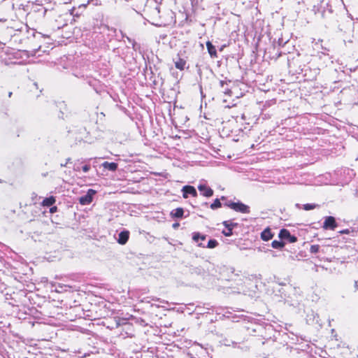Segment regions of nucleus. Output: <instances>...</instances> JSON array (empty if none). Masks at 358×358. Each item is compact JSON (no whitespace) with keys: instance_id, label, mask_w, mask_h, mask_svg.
I'll return each instance as SVG.
<instances>
[{"instance_id":"obj_13","label":"nucleus","mask_w":358,"mask_h":358,"mask_svg":"<svg viewBox=\"0 0 358 358\" xmlns=\"http://www.w3.org/2000/svg\"><path fill=\"white\" fill-rule=\"evenodd\" d=\"M184 210L182 208H178L173 210L171 215L173 217L180 218L183 216Z\"/></svg>"},{"instance_id":"obj_35","label":"nucleus","mask_w":358,"mask_h":358,"mask_svg":"<svg viewBox=\"0 0 358 358\" xmlns=\"http://www.w3.org/2000/svg\"><path fill=\"white\" fill-rule=\"evenodd\" d=\"M24 358H28V357H24Z\"/></svg>"},{"instance_id":"obj_33","label":"nucleus","mask_w":358,"mask_h":358,"mask_svg":"<svg viewBox=\"0 0 358 358\" xmlns=\"http://www.w3.org/2000/svg\"><path fill=\"white\" fill-rule=\"evenodd\" d=\"M11 95H12V92H9V94H8V96H9V97H10V96H11Z\"/></svg>"},{"instance_id":"obj_24","label":"nucleus","mask_w":358,"mask_h":358,"mask_svg":"<svg viewBox=\"0 0 358 358\" xmlns=\"http://www.w3.org/2000/svg\"><path fill=\"white\" fill-rule=\"evenodd\" d=\"M82 169H83V171L85 173H87V172L90 171V165H88V164H86V165H85V166H83L82 167Z\"/></svg>"},{"instance_id":"obj_11","label":"nucleus","mask_w":358,"mask_h":358,"mask_svg":"<svg viewBox=\"0 0 358 358\" xmlns=\"http://www.w3.org/2000/svg\"><path fill=\"white\" fill-rule=\"evenodd\" d=\"M174 63H175V66L176 69H178L180 71H182L185 69V66H186V61L184 59L179 57V58H178L177 60H176L174 62Z\"/></svg>"},{"instance_id":"obj_6","label":"nucleus","mask_w":358,"mask_h":358,"mask_svg":"<svg viewBox=\"0 0 358 358\" xmlns=\"http://www.w3.org/2000/svg\"><path fill=\"white\" fill-rule=\"evenodd\" d=\"M182 191L183 192V197L185 199H187L188 197L189 194H190L194 197L197 196V192H196L195 188L192 186H189V185L184 186L182 187Z\"/></svg>"},{"instance_id":"obj_10","label":"nucleus","mask_w":358,"mask_h":358,"mask_svg":"<svg viewBox=\"0 0 358 358\" xmlns=\"http://www.w3.org/2000/svg\"><path fill=\"white\" fill-rule=\"evenodd\" d=\"M206 47L210 57H217V51L215 47L210 41L206 43Z\"/></svg>"},{"instance_id":"obj_9","label":"nucleus","mask_w":358,"mask_h":358,"mask_svg":"<svg viewBox=\"0 0 358 358\" xmlns=\"http://www.w3.org/2000/svg\"><path fill=\"white\" fill-rule=\"evenodd\" d=\"M273 236L271 229L269 228H266L264 229L261 234V238L263 241H268L271 240Z\"/></svg>"},{"instance_id":"obj_17","label":"nucleus","mask_w":358,"mask_h":358,"mask_svg":"<svg viewBox=\"0 0 358 358\" xmlns=\"http://www.w3.org/2000/svg\"><path fill=\"white\" fill-rule=\"evenodd\" d=\"M220 86L223 88V92H224V94L229 95L231 92V90L229 89L228 87H224V85H227V83L224 80H221L220 82Z\"/></svg>"},{"instance_id":"obj_15","label":"nucleus","mask_w":358,"mask_h":358,"mask_svg":"<svg viewBox=\"0 0 358 358\" xmlns=\"http://www.w3.org/2000/svg\"><path fill=\"white\" fill-rule=\"evenodd\" d=\"M271 245L273 248L281 249L285 246V243L282 241L275 240L272 242Z\"/></svg>"},{"instance_id":"obj_5","label":"nucleus","mask_w":358,"mask_h":358,"mask_svg":"<svg viewBox=\"0 0 358 358\" xmlns=\"http://www.w3.org/2000/svg\"><path fill=\"white\" fill-rule=\"evenodd\" d=\"M198 189L203 196L210 197L213 195V190L204 184H200L198 186Z\"/></svg>"},{"instance_id":"obj_30","label":"nucleus","mask_w":358,"mask_h":358,"mask_svg":"<svg viewBox=\"0 0 358 358\" xmlns=\"http://www.w3.org/2000/svg\"><path fill=\"white\" fill-rule=\"evenodd\" d=\"M355 287L356 288H357V287H358V281H355Z\"/></svg>"},{"instance_id":"obj_28","label":"nucleus","mask_w":358,"mask_h":358,"mask_svg":"<svg viewBox=\"0 0 358 358\" xmlns=\"http://www.w3.org/2000/svg\"><path fill=\"white\" fill-rule=\"evenodd\" d=\"M178 226H179V224H178V223H175V224H173V228H176V227H178Z\"/></svg>"},{"instance_id":"obj_19","label":"nucleus","mask_w":358,"mask_h":358,"mask_svg":"<svg viewBox=\"0 0 358 358\" xmlns=\"http://www.w3.org/2000/svg\"><path fill=\"white\" fill-rule=\"evenodd\" d=\"M218 245V243L216 240L212 239L210 240L208 243L207 248H214Z\"/></svg>"},{"instance_id":"obj_29","label":"nucleus","mask_w":358,"mask_h":358,"mask_svg":"<svg viewBox=\"0 0 358 358\" xmlns=\"http://www.w3.org/2000/svg\"><path fill=\"white\" fill-rule=\"evenodd\" d=\"M66 165H67V162L62 163V164H60V166H61L62 167L66 166Z\"/></svg>"},{"instance_id":"obj_7","label":"nucleus","mask_w":358,"mask_h":358,"mask_svg":"<svg viewBox=\"0 0 358 358\" xmlns=\"http://www.w3.org/2000/svg\"><path fill=\"white\" fill-rule=\"evenodd\" d=\"M129 237V231H122L118 234L117 242L121 245H124L128 241Z\"/></svg>"},{"instance_id":"obj_27","label":"nucleus","mask_w":358,"mask_h":358,"mask_svg":"<svg viewBox=\"0 0 358 358\" xmlns=\"http://www.w3.org/2000/svg\"><path fill=\"white\" fill-rule=\"evenodd\" d=\"M57 208L56 207H53L50 209V212L53 213L56 210Z\"/></svg>"},{"instance_id":"obj_12","label":"nucleus","mask_w":358,"mask_h":358,"mask_svg":"<svg viewBox=\"0 0 358 358\" xmlns=\"http://www.w3.org/2000/svg\"><path fill=\"white\" fill-rule=\"evenodd\" d=\"M102 166L104 169L112 171H115L117 169V164L115 162H105L102 164Z\"/></svg>"},{"instance_id":"obj_25","label":"nucleus","mask_w":358,"mask_h":358,"mask_svg":"<svg viewBox=\"0 0 358 358\" xmlns=\"http://www.w3.org/2000/svg\"><path fill=\"white\" fill-rule=\"evenodd\" d=\"M73 169H74V171H80V166H79L78 165L75 164V165H74V167H73Z\"/></svg>"},{"instance_id":"obj_16","label":"nucleus","mask_w":358,"mask_h":358,"mask_svg":"<svg viewBox=\"0 0 358 358\" xmlns=\"http://www.w3.org/2000/svg\"><path fill=\"white\" fill-rule=\"evenodd\" d=\"M222 206V203L219 199H216L213 203L210 205V208L215 210L216 208H220Z\"/></svg>"},{"instance_id":"obj_14","label":"nucleus","mask_w":358,"mask_h":358,"mask_svg":"<svg viewBox=\"0 0 358 358\" xmlns=\"http://www.w3.org/2000/svg\"><path fill=\"white\" fill-rule=\"evenodd\" d=\"M55 202V197L53 196H50L48 198H45L43 201V206H51L52 204H54Z\"/></svg>"},{"instance_id":"obj_20","label":"nucleus","mask_w":358,"mask_h":358,"mask_svg":"<svg viewBox=\"0 0 358 358\" xmlns=\"http://www.w3.org/2000/svg\"><path fill=\"white\" fill-rule=\"evenodd\" d=\"M316 206H317V205H316V204L306 203V204L303 205V209L305 210H313V209L315 208Z\"/></svg>"},{"instance_id":"obj_4","label":"nucleus","mask_w":358,"mask_h":358,"mask_svg":"<svg viewBox=\"0 0 358 358\" xmlns=\"http://www.w3.org/2000/svg\"><path fill=\"white\" fill-rule=\"evenodd\" d=\"M278 236L280 239H287L289 243H295L297 241V238L294 236H292L290 232L285 229H282L280 231Z\"/></svg>"},{"instance_id":"obj_2","label":"nucleus","mask_w":358,"mask_h":358,"mask_svg":"<svg viewBox=\"0 0 358 358\" xmlns=\"http://www.w3.org/2000/svg\"><path fill=\"white\" fill-rule=\"evenodd\" d=\"M96 194V191L90 189L87 194L79 198V202L81 205H88L92 202L93 196Z\"/></svg>"},{"instance_id":"obj_1","label":"nucleus","mask_w":358,"mask_h":358,"mask_svg":"<svg viewBox=\"0 0 358 358\" xmlns=\"http://www.w3.org/2000/svg\"><path fill=\"white\" fill-rule=\"evenodd\" d=\"M227 207L233 209L234 210L242 213H249L250 207L241 202H231L229 201L224 204Z\"/></svg>"},{"instance_id":"obj_34","label":"nucleus","mask_w":358,"mask_h":358,"mask_svg":"<svg viewBox=\"0 0 358 358\" xmlns=\"http://www.w3.org/2000/svg\"><path fill=\"white\" fill-rule=\"evenodd\" d=\"M224 199H225V197H224V196H222V197H221V199H222V200H224Z\"/></svg>"},{"instance_id":"obj_31","label":"nucleus","mask_w":358,"mask_h":358,"mask_svg":"<svg viewBox=\"0 0 358 358\" xmlns=\"http://www.w3.org/2000/svg\"><path fill=\"white\" fill-rule=\"evenodd\" d=\"M70 162H71V158L66 159V162H67V164L69 163Z\"/></svg>"},{"instance_id":"obj_32","label":"nucleus","mask_w":358,"mask_h":358,"mask_svg":"<svg viewBox=\"0 0 358 358\" xmlns=\"http://www.w3.org/2000/svg\"><path fill=\"white\" fill-rule=\"evenodd\" d=\"M198 246H199V247H203V248H204V246L203 245V244H202L201 243H199V244H198Z\"/></svg>"},{"instance_id":"obj_23","label":"nucleus","mask_w":358,"mask_h":358,"mask_svg":"<svg viewBox=\"0 0 358 358\" xmlns=\"http://www.w3.org/2000/svg\"><path fill=\"white\" fill-rule=\"evenodd\" d=\"M200 238V234L199 232H194L192 236V239L195 242H198Z\"/></svg>"},{"instance_id":"obj_3","label":"nucleus","mask_w":358,"mask_h":358,"mask_svg":"<svg viewBox=\"0 0 358 358\" xmlns=\"http://www.w3.org/2000/svg\"><path fill=\"white\" fill-rule=\"evenodd\" d=\"M322 227L324 229H335L337 227L335 218L332 216L326 217Z\"/></svg>"},{"instance_id":"obj_22","label":"nucleus","mask_w":358,"mask_h":358,"mask_svg":"<svg viewBox=\"0 0 358 358\" xmlns=\"http://www.w3.org/2000/svg\"><path fill=\"white\" fill-rule=\"evenodd\" d=\"M222 234L225 236H230L232 235V229H227L226 230H224L222 231Z\"/></svg>"},{"instance_id":"obj_8","label":"nucleus","mask_w":358,"mask_h":358,"mask_svg":"<svg viewBox=\"0 0 358 358\" xmlns=\"http://www.w3.org/2000/svg\"><path fill=\"white\" fill-rule=\"evenodd\" d=\"M352 24L351 20H347L343 24H339V29L345 33H350L352 30Z\"/></svg>"},{"instance_id":"obj_21","label":"nucleus","mask_w":358,"mask_h":358,"mask_svg":"<svg viewBox=\"0 0 358 358\" xmlns=\"http://www.w3.org/2000/svg\"><path fill=\"white\" fill-rule=\"evenodd\" d=\"M320 250V245H313L310 246V252L311 253L315 254L319 252Z\"/></svg>"},{"instance_id":"obj_18","label":"nucleus","mask_w":358,"mask_h":358,"mask_svg":"<svg viewBox=\"0 0 358 358\" xmlns=\"http://www.w3.org/2000/svg\"><path fill=\"white\" fill-rule=\"evenodd\" d=\"M223 225L226 227V229H232L234 227H236L237 226V223H234L232 222L231 221H224L223 222Z\"/></svg>"},{"instance_id":"obj_26","label":"nucleus","mask_w":358,"mask_h":358,"mask_svg":"<svg viewBox=\"0 0 358 358\" xmlns=\"http://www.w3.org/2000/svg\"><path fill=\"white\" fill-rule=\"evenodd\" d=\"M206 235H201V234H200V238H199V239H201V240L203 241V240H205V239H206Z\"/></svg>"}]
</instances>
